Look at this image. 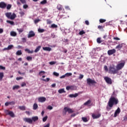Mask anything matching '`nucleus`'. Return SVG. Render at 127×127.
I'll use <instances>...</instances> for the list:
<instances>
[{
	"instance_id": "nucleus-1",
	"label": "nucleus",
	"mask_w": 127,
	"mask_h": 127,
	"mask_svg": "<svg viewBox=\"0 0 127 127\" xmlns=\"http://www.w3.org/2000/svg\"><path fill=\"white\" fill-rule=\"evenodd\" d=\"M119 104V99L118 98L114 97H111L108 101V105L109 107L110 108H109L108 107H106L107 110L108 111H111V108H113L114 107V105H117Z\"/></svg>"
},
{
	"instance_id": "nucleus-2",
	"label": "nucleus",
	"mask_w": 127,
	"mask_h": 127,
	"mask_svg": "<svg viewBox=\"0 0 127 127\" xmlns=\"http://www.w3.org/2000/svg\"><path fill=\"white\" fill-rule=\"evenodd\" d=\"M5 15L9 19H11V20H13V19L16 17V14L14 13H12L11 12H6L5 13Z\"/></svg>"
},
{
	"instance_id": "nucleus-3",
	"label": "nucleus",
	"mask_w": 127,
	"mask_h": 127,
	"mask_svg": "<svg viewBox=\"0 0 127 127\" xmlns=\"http://www.w3.org/2000/svg\"><path fill=\"white\" fill-rule=\"evenodd\" d=\"M109 73L115 75V74H118L119 73V70H118L117 68L116 69L115 67L111 66L109 68Z\"/></svg>"
},
{
	"instance_id": "nucleus-4",
	"label": "nucleus",
	"mask_w": 127,
	"mask_h": 127,
	"mask_svg": "<svg viewBox=\"0 0 127 127\" xmlns=\"http://www.w3.org/2000/svg\"><path fill=\"white\" fill-rule=\"evenodd\" d=\"M125 64H126V62H125L123 63H120L116 65V69H117L118 71H120V70H122L123 68L125 67Z\"/></svg>"
},
{
	"instance_id": "nucleus-5",
	"label": "nucleus",
	"mask_w": 127,
	"mask_h": 127,
	"mask_svg": "<svg viewBox=\"0 0 127 127\" xmlns=\"http://www.w3.org/2000/svg\"><path fill=\"white\" fill-rule=\"evenodd\" d=\"M64 111L65 112H64V115H66V113H67V112L68 114H72V113H74V111H73L72 109L67 107L64 108Z\"/></svg>"
},
{
	"instance_id": "nucleus-6",
	"label": "nucleus",
	"mask_w": 127,
	"mask_h": 127,
	"mask_svg": "<svg viewBox=\"0 0 127 127\" xmlns=\"http://www.w3.org/2000/svg\"><path fill=\"white\" fill-rule=\"evenodd\" d=\"M86 82L88 85H91V84L92 85H94V84H97V82H96V80H95V79H92L90 78H88L86 79Z\"/></svg>"
},
{
	"instance_id": "nucleus-7",
	"label": "nucleus",
	"mask_w": 127,
	"mask_h": 127,
	"mask_svg": "<svg viewBox=\"0 0 127 127\" xmlns=\"http://www.w3.org/2000/svg\"><path fill=\"white\" fill-rule=\"evenodd\" d=\"M104 80H105V82H106V83L107 84H108L109 85H112V84H113V82L112 81L111 78L106 76V77H104Z\"/></svg>"
},
{
	"instance_id": "nucleus-8",
	"label": "nucleus",
	"mask_w": 127,
	"mask_h": 127,
	"mask_svg": "<svg viewBox=\"0 0 127 127\" xmlns=\"http://www.w3.org/2000/svg\"><path fill=\"white\" fill-rule=\"evenodd\" d=\"M66 89L67 91H69V90L74 91L75 90H76V89H77V87L75 85L67 86L66 87Z\"/></svg>"
},
{
	"instance_id": "nucleus-9",
	"label": "nucleus",
	"mask_w": 127,
	"mask_h": 127,
	"mask_svg": "<svg viewBox=\"0 0 127 127\" xmlns=\"http://www.w3.org/2000/svg\"><path fill=\"white\" fill-rule=\"evenodd\" d=\"M116 49H113L112 50H109L108 51V55H113V54H115L116 53Z\"/></svg>"
},
{
	"instance_id": "nucleus-10",
	"label": "nucleus",
	"mask_w": 127,
	"mask_h": 127,
	"mask_svg": "<svg viewBox=\"0 0 127 127\" xmlns=\"http://www.w3.org/2000/svg\"><path fill=\"white\" fill-rule=\"evenodd\" d=\"M125 45H126V44L124 43L120 44L116 46V49H119V50H121V49H122V48H123Z\"/></svg>"
},
{
	"instance_id": "nucleus-11",
	"label": "nucleus",
	"mask_w": 127,
	"mask_h": 127,
	"mask_svg": "<svg viewBox=\"0 0 127 127\" xmlns=\"http://www.w3.org/2000/svg\"><path fill=\"white\" fill-rule=\"evenodd\" d=\"M23 121L26 123H28L29 124H32V119H31L25 118H23Z\"/></svg>"
},
{
	"instance_id": "nucleus-12",
	"label": "nucleus",
	"mask_w": 127,
	"mask_h": 127,
	"mask_svg": "<svg viewBox=\"0 0 127 127\" xmlns=\"http://www.w3.org/2000/svg\"><path fill=\"white\" fill-rule=\"evenodd\" d=\"M120 113H121V109L120 108V107H118L114 113V117L117 118L118 115H119Z\"/></svg>"
},
{
	"instance_id": "nucleus-13",
	"label": "nucleus",
	"mask_w": 127,
	"mask_h": 127,
	"mask_svg": "<svg viewBox=\"0 0 127 127\" xmlns=\"http://www.w3.org/2000/svg\"><path fill=\"white\" fill-rule=\"evenodd\" d=\"M82 92H78V93H75L74 94H70L69 95V97L70 98H76V97H78L80 94H82Z\"/></svg>"
},
{
	"instance_id": "nucleus-14",
	"label": "nucleus",
	"mask_w": 127,
	"mask_h": 127,
	"mask_svg": "<svg viewBox=\"0 0 127 127\" xmlns=\"http://www.w3.org/2000/svg\"><path fill=\"white\" fill-rule=\"evenodd\" d=\"M0 8H5V7H6V3H5L4 2H0Z\"/></svg>"
},
{
	"instance_id": "nucleus-15",
	"label": "nucleus",
	"mask_w": 127,
	"mask_h": 127,
	"mask_svg": "<svg viewBox=\"0 0 127 127\" xmlns=\"http://www.w3.org/2000/svg\"><path fill=\"white\" fill-rule=\"evenodd\" d=\"M45 101H46V98L44 97H41L38 98V101L40 103H44Z\"/></svg>"
},
{
	"instance_id": "nucleus-16",
	"label": "nucleus",
	"mask_w": 127,
	"mask_h": 127,
	"mask_svg": "<svg viewBox=\"0 0 127 127\" xmlns=\"http://www.w3.org/2000/svg\"><path fill=\"white\" fill-rule=\"evenodd\" d=\"M92 117L93 119H99L101 117V114H98V115L92 114Z\"/></svg>"
},
{
	"instance_id": "nucleus-17",
	"label": "nucleus",
	"mask_w": 127,
	"mask_h": 127,
	"mask_svg": "<svg viewBox=\"0 0 127 127\" xmlns=\"http://www.w3.org/2000/svg\"><path fill=\"white\" fill-rule=\"evenodd\" d=\"M43 50L45 51H51V48L49 47H45L43 48Z\"/></svg>"
},
{
	"instance_id": "nucleus-18",
	"label": "nucleus",
	"mask_w": 127,
	"mask_h": 127,
	"mask_svg": "<svg viewBox=\"0 0 127 127\" xmlns=\"http://www.w3.org/2000/svg\"><path fill=\"white\" fill-rule=\"evenodd\" d=\"M57 9H58V10H60V11H61V10H62V9H63V7L62 6V5L61 4H58L57 7Z\"/></svg>"
},
{
	"instance_id": "nucleus-19",
	"label": "nucleus",
	"mask_w": 127,
	"mask_h": 127,
	"mask_svg": "<svg viewBox=\"0 0 127 127\" xmlns=\"http://www.w3.org/2000/svg\"><path fill=\"white\" fill-rule=\"evenodd\" d=\"M18 109L19 110H20V111H25V110H26V108L24 106H19Z\"/></svg>"
},
{
	"instance_id": "nucleus-20",
	"label": "nucleus",
	"mask_w": 127,
	"mask_h": 127,
	"mask_svg": "<svg viewBox=\"0 0 127 127\" xmlns=\"http://www.w3.org/2000/svg\"><path fill=\"white\" fill-rule=\"evenodd\" d=\"M8 115L10 116L11 118H14V117H15V116L14 115V113H13V112L12 111H9Z\"/></svg>"
},
{
	"instance_id": "nucleus-21",
	"label": "nucleus",
	"mask_w": 127,
	"mask_h": 127,
	"mask_svg": "<svg viewBox=\"0 0 127 127\" xmlns=\"http://www.w3.org/2000/svg\"><path fill=\"white\" fill-rule=\"evenodd\" d=\"M33 110H37L38 109V105L36 103H34L33 106Z\"/></svg>"
},
{
	"instance_id": "nucleus-22",
	"label": "nucleus",
	"mask_w": 127,
	"mask_h": 127,
	"mask_svg": "<svg viewBox=\"0 0 127 127\" xmlns=\"http://www.w3.org/2000/svg\"><path fill=\"white\" fill-rule=\"evenodd\" d=\"M10 35H11V36H13V37L16 36V35H17L16 32H15L14 31H11Z\"/></svg>"
},
{
	"instance_id": "nucleus-23",
	"label": "nucleus",
	"mask_w": 127,
	"mask_h": 127,
	"mask_svg": "<svg viewBox=\"0 0 127 127\" xmlns=\"http://www.w3.org/2000/svg\"><path fill=\"white\" fill-rule=\"evenodd\" d=\"M91 103H92V101H91V100H89L87 102H86L84 104V106H88V105H90V104H91Z\"/></svg>"
},
{
	"instance_id": "nucleus-24",
	"label": "nucleus",
	"mask_w": 127,
	"mask_h": 127,
	"mask_svg": "<svg viewBox=\"0 0 127 127\" xmlns=\"http://www.w3.org/2000/svg\"><path fill=\"white\" fill-rule=\"evenodd\" d=\"M58 92L59 93V94H62L63 93H66V91H65V90H64V89L63 88L59 90Z\"/></svg>"
},
{
	"instance_id": "nucleus-25",
	"label": "nucleus",
	"mask_w": 127,
	"mask_h": 127,
	"mask_svg": "<svg viewBox=\"0 0 127 127\" xmlns=\"http://www.w3.org/2000/svg\"><path fill=\"white\" fill-rule=\"evenodd\" d=\"M40 48H41V47L40 46H38L35 50L34 52H35V53H37V52H38V51L40 50Z\"/></svg>"
},
{
	"instance_id": "nucleus-26",
	"label": "nucleus",
	"mask_w": 127,
	"mask_h": 127,
	"mask_svg": "<svg viewBox=\"0 0 127 127\" xmlns=\"http://www.w3.org/2000/svg\"><path fill=\"white\" fill-rule=\"evenodd\" d=\"M22 54V52H21V50H18L16 53V55H18V56H19Z\"/></svg>"
},
{
	"instance_id": "nucleus-27",
	"label": "nucleus",
	"mask_w": 127,
	"mask_h": 127,
	"mask_svg": "<svg viewBox=\"0 0 127 127\" xmlns=\"http://www.w3.org/2000/svg\"><path fill=\"white\" fill-rule=\"evenodd\" d=\"M6 22L7 23H9V24H10L11 25H14V22L12 21H10V20H7Z\"/></svg>"
},
{
	"instance_id": "nucleus-28",
	"label": "nucleus",
	"mask_w": 127,
	"mask_h": 127,
	"mask_svg": "<svg viewBox=\"0 0 127 127\" xmlns=\"http://www.w3.org/2000/svg\"><path fill=\"white\" fill-rule=\"evenodd\" d=\"M58 26L55 24H52L51 26V28H57Z\"/></svg>"
},
{
	"instance_id": "nucleus-29",
	"label": "nucleus",
	"mask_w": 127,
	"mask_h": 127,
	"mask_svg": "<svg viewBox=\"0 0 127 127\" xmlns=\"http://www.w3.org/2000/svg\"><path fill=\"white\" fill-rule=\"evenodd\" d=\"M32 121H33V122H36V121H38V117L35 116L32 117Z\"/></svg>"
},
{
	"instance_id": "nucleus-30",
	"label": "nucleus",
	"mask_w": 127,
	"mask_h": 127,
	"mask_svg": "<svg viewBox=\"0 0 127 127\" xmlns=\"http://www.w3.org/2000/svg\"><path fill=\"white\" fill-rule=\"evenodd\" d=\"M20 87L19 85H15L14 86H13L12 89L13 90H18V89H19Z\"/></svg>"
},
{
	"instance_id": "nucleus-31",
	"label": "nucleus",
	"mask_w": 127,
	"mask_h": 127,
	"mask_svg": "<svg viewBox=\"0 0 127 127\" xmlns=\"http://www.w3.org/2000/svg\"><path fill=\"white\" fill-rule=\"evenodd\" d=\"M38 32H39L40 33H42L45 31V30H44V29L39 28L38 29Z\"/></svg>"
},
{
	"instance_id": "nucleus-32",
	"label": "nucleus",
	"mask_w": 127,
	"mask_h": 127,
	"mask_svg": "<svg viewBox=\"0 0 127 127\" xmlns=\"http://www.w3.org/2000/svg\"><path fill=\"white\" fill-rule=\"evenodd\" d=\"M3 72H0V81H1L2 80V78H3Z\"/></svg>"
},
{
	"instance_id": "nucleus-33",
	"label": "nucleus",
	"mask_w": 127,
	"mask_h": 127,
	"mask_svg": "<svg viewBox=\"0 0 127 127\" xmlns=\"http://www.w3.org/2000/svg\"><path fill=\"white\" fill-rule=\"evenodd\" d=\"M97 43L100 44V43H102V42H103V41L101 40V38H98L97 39Z\"/></svg>"
},
{
	"instance_id": "nucleus-34",
	"label": "nucleus",
	"mask_w": 127,
	"mask_h": 127,
	"mask_svg": "<svg viewBox=\"0 0 127 127\" xmlns=\"http://www.w3.org/2000/svg\"><path fill=\"white\" fill-rule=\"evenodd\" d=\"M25 52H27V53H29V54H30V53H32V51H30L28 49H25Z\"/></svg>"
},
{
	"instance_id": "nucleus-35",
	"label": "nucleus",
	"mask_w": 127,
	"mask_h": 127,
	"mask_svg": "<svg viewBox=\"0 0 127 127\" xmlns=\"http://www.w3.org/2000/svg\"><path fill=\"white\" fill-rule=\"evenodd\" d=\"M81 119L84 123H87V122H88V119H87V118L86 117H82Z\"/></svg>"
},
{
	"instance_id": "nucleus-36",
	"label": "nucleus",
	"mask_w": 127,
	"mask_h": 127,
	"mask_svg": "<svg viewBox=\"0 0 127 127\" xmlns=\"http://www.w3.org/2000/svg\"><path fill=\"white\" fill-rule=\"evenodd\" d=\"M99 21H100V23H104V22H106V21H107V20L105 19H100L99 20Z\"/></svg>"
},
{
	"instance_id": "nucleus-37",
	"label": "nucleus",
	"mask_w": 127,
	"mask_h": 127,
	"mask_svg": "<svg viewBox=\"0 0 127 127\" xmlns=\"http://www.w3.org/2000/svg\"><path fill=\"white\" fill-rule=\"evenodd\" d=\"M44 74H45V71L42 70L40 71L39 73V75L40 76H42V75H44Z\"/></svg>"
},
{
	"instance_id": "nucleus-38",
	"label": "nucleus",
	"mask_w": 127,
	"mask_h": 127,
	"mask_svg": "<svg viewBox=\"0 0 127 127\" xmlns=\"http://www.w3.org/2000/svg\"><path fill=\"white\" fill-rule=\"evenodd\" d=\"M42 11L43 12H47L48 11V9L47 8H42Z\"/></svg>"
},
{
	"instance_id": "nucleus-39",
	"label": "nucleus",
	"mask_w": 127,
	"mask_h": 127,
	"mask_svg": "<svg viewBox=\"0 0 127 127\" xmlns=\"http://www.w3.org/2000/svg\"><path fill=\"white\" fill-rule=\"evenodd\" d=\"M8 50H10L11 49H12L13 48V45H10L8 46Z\"/></svg>"
},
{
	"instance_id": "nucleus-40",
	"label": "nucleus",
	"mask_w": 127,
	"mask_h": 127,
	"mask_svg": "<svg viewBox=\"0 0 127 127\" xmlns=\"http://www.w3.org/2000/svg\"><path fill=\"white\" fill-rule=\"evenodd\" d=\"M40 3L41 4H45V3H47V0H43L41 1Z\"/></svg>"
},
{
	"instance_id": "nucleus-41",
	"label": "nucleus",
	"mask_w": 127,
	"mask_h": 127,
	"mask_svg": "<svg viewBox=\"0 0 127 127\" xmlns=\"http://www.w3.org/2000/svg\"><path fill=\"white\" fill-rule=\"evenodd\" d=\"M26 60L27 61H31L32 60V57L28 56L26 58Z\"/></svg>"
},
{
	"instance_id": "nucleus-42",
	"label": "nucleus",
	"mask_w": 127,
	"mask_h": 127,
	"mask_svg": "<svg viewBox=\"0 0 127 127\" xmlns=\"http://www.w3.org/2000/svg\"><path fill=\"white\" fill-rule=\"evenodd\" d=\"M47 119H48V117L47 116H45L43 118V122H45L47 121Z\"/></svg>"
},
{
	"instance_id": "nucleus-43",
	"label": "nucleus",
	"mask_w": 127,
	"mask_h": 127,
	"mask_svg": "<svg viewBox=\"0 0 127 127\" xmlns=\"http://www.w3.org/2000/svg\"><path fill=\"white\" fill-rule=\"evenodd\" d=\"M70 76H72V73H65V77H70Z\"/></svg>"
},
{
	"instance_id": "nucleus-44",
	"label": "nucleus",
	"mask_w": 127,
	"mask_h": 127,
	"mask_svg": "<svg viewBox=\"0 0 127 127\" xmlns=\"http://www.w3.org/2000/svg\"><path fill=\"white\" fill-rule=\"evenodd\" d=\"M28 38H30V37H32V31H30L29 34L28 35Z\"/></svg>"
},
{
	"instance_id": "nucleus-45",
	"label": "nucleus",
	"mask_w": 127,
	"mask_h": 127,
	"mask_svg": "<svg viewBox=\"0 0 127 127\" xmlns=\"http://www.w3.org/2000/svg\"><path fill=\"white\" fill-rule=\"evenodd\" d=\"M9 112H10V111H9V110H5L4 111V112L5 113V114L6 115H8V114H9Z\"/></svg>"
},
{
	"instance_id": "nucleus-46",
	"label": "nucleus",
	"mask_w": 127,
	"mask_h": 127,
	"mask_svg": "<svg viewBox=\"0 0 127 127\" xmlns=\"http://www.w3.org/2000/svg\"><path fill=\"white\" fill-rule=\"evenodd\" d=\"M51 23H52V21H51L50 19H47V24H51Z\"/></svg>"
},
{
	"instance_id": "nucleus-47",
	"label": "nucleus",
	"mask_w": 127,
	"mask_h": 127,
	"mask_svg": "<svg viewBox=\"0 0 127 127\" xmlns=\"http://www.w3.org/2000/svg\"><path fill=\"white\" fill-rule=\"evenodd\" d=\"M17 30L19 32V33H21L22 32H23V28H21V29H17Z\"/></svg>"
},
{
	"instance_id": "nucleus-48",
	"label": "nucleus",
	"mask_w": 127,
	"mask_h": 127,
	"mask_svg": "<svg viewBox=\"0 0 127 127\" xmlns=\"http://www.w3.org/2000/svg\"><path fill=\"white\" fill-rule=\"evenodd\" d=\"M42 80L44 81V82H49V81H50V78H47L46 79H43Z\"/></svg>"
},
{
	"instance_id": "nucleus-49",
	"label": "nucleus",
	"mask_w": 127,
	"mask_h": 127,
	"mask_svg": "<svg viewBox=\"0 0 127 127\" xmlns=\"http://www.w3.org/2000/svg\"><path fill=\"white\" fill-rule=\"evenodd\" d=\"M109 34L108 35H107V34H105L104 36H103V38L104 39H108V38H109Z\"/></svg>"
},
{
	"instance_id": "nucleus-50",
	"label": "nucleus",
	"mask_w": 127,
	"mask_h": 127,
	"mask_svg": "<svg viewBox=\"0 0 127 127\" xmlns=\"http://www.w3.org/2000/svg\"><path fill=\"white\" fill-rule=\"evenodd\" d=\"M85 32L84 31H81L79 32V35H83V34H85Z\"/></svg>"
},
{
	"instance_id": "nucleus-51",
	"label": "nucleus",
	"mask_w": 127,
	"mask_h": 127,
	"mask_svg": "<svg viewBox=\"0 0 127 127\" xmlns=\"http://www.w3.org/2000/svg\"><path fill=\"white\" fill-rule=\"evenodd\" d=\"M18 74H19L20 75H25V72H20V71H18Z\"/></svg>"
},
{
	"instance_id": "nucleus-52",
	"label": "nucleus",
	"mask_w": 127,
	"mask_h": 127,
	"mask_svg": "<svg viewBox=\"0 0 127 127\" xmlns=\"http://www.w3.org/2000/svg\"><path fill=\"white\" fill-rule=\"evenodd\" d=\"M7 9H10L11 8V4H8L6 7Z\"/></svg>"
},
{
	"instance_id": "nucleus-53",
	"label": "nucleus",
	"mask_w": 127,
	"mask_h": 127,
	"mask_svg": "<svg viewBox=\"0 0 127 127\" xmlns=\"http://www.w3.org/2000/svg\"><path fill=\"white\" fill-rule=\"evenodd\" d=\"M83 78H84V75L79 74V79H80V80L83 79Z\"/></svg>"
},
{
	"instance_id": "nucleus-54",
	"label": "nucleus",
	"mask_w": 127,
	"mask_h": 127,
	"mask_svg": "<svg viewBox=\"0 0 127 127\" xmlns=\"http://www.w3.org/2000/svg\"><path fill=\"white\" fill-rule=\"evenodd\" d=\"M49 64H50V65H54V64H56V62H50V63H49Z\"/></svg>"
},
{
	"instance_id": "nucleus-55",
	"label": "nucleus",
	"mask_w": 127,
	"mask_h": 127,
	"mask_svg": "<svg viewBox=\"0 0 127 127\" xmlns=\"http://www.w3.org/2000/svg\"><path fill=\"white\" fill-rule=\"evenodd\" d=\"M19 14H20L21 16H23V15H24V12L22 11H20Z\"/></svg>"
},
{
	"instance_id": "nucleus-56",
	"label": "nucleus",
	"mask_w": 127,
	"mask_h": 127,
	"mask_svg": "<svg viewBox=\"0 0 127 127\" xmlns=\"http://www.w3.org/2000/svg\"><path fill=\"white\" fill-rule=\"evenodd\" d=\"M15 102H14V101H11V102H9V105H15Z\"/></svg>"
},
{
	"instance_id": "nucleus-57",
	"label": "nucleus",
	"mask_w": 127,
	"mask_h": 127,
	"mask_svg": "<svg viewBox=\"0 0 127 127\" xmlns=\"http://www.w3.org/2000/svg\"><path fill=\"white\" fill-rule=\"evenodd\" d=\"M54 76H56V77H58L59 76V73L56 72H54Z\"/></svg>"
},
{
	"instance_id": "nucleus-58",
	"label": "nucleus",
	"mask_w": 127,
	"mask_h": 127,
	"mask_svg": "<svg viewBox=\"0 0 127 127\" xmlns=\"http://www.w3.org/2000/svg\"><path fill=\"white\" fill-rule=\"evenodd\" d=\"M0 70H5V67L0 65Z\"/></svg>"
},
{
	"instance_id": "nucleus-59",
	"label": "nucleus",
	"mask_w": 127,
	"mask_h": 127,
	"mask_svg": "<svg viewBox=\"0 0 127 127\" xmlns=\"http://www.w3.org/2000/svg\"><path fill=\"white\" fill-rule=\"evenodd\" d=\"M22 79H23V77H16V80L18 81V80H21Z\"/></svg>"
},
{
	"instance_id": "nucleus-60",
	"label": "nucleus",
	"mask_w": 127,
	"mask_h": 127,
	"mask_svg": "<svg viewBox=\"0 0 127 127\" xmlns=\"http://www.w3.org/2000/svg\"><path fill=\"white\" fill-rule=\"evenodd\" d=\"M20 1H21V3L23 4L26 3V0H20Z\"/></svg>"
},
{
	"instance_id": "nucleus-61",
	"label": "nucleus",
	"mask_w": 127,
	"mask_h": 127,
	"mask_svg": "<svg viewBox=\"0 0 127 127\" xmlns=\"http://www.w3.org/2000/svg\"><path fill=\"white\" fill-rule=\"evenodd\" d=\"M104 26L99 25L98 26V29H103V28H104Z\"/></svg>"
},
{
	"instance_id": "nucleus-62",
	"label": "nucleus",
	"mask_w": 127,
	"mask_h": 127,
	"mask_svg": "<svg viewBox=\"0 0 127 127\" xmlns=\"http://www.w3.org/2000/svg\"><path fill=\"white\" fill-rule=\"evenodd\" d=\"M21 87H24L25 86H26V83H25V82H22L21 84Z\"/></svg>"
},
{
	"instance_id": "nucleus-63",
	"label": "nucleus",
	"mask_w": 127,
	"mask_h": 127,
	"mask_svg": "<svg viewBox=\"0 0 127 127\" xmlns=\"http://www.w3.org/2000/svg\"><path fill=\"white\" fill-rule=\"evenodd\" d=\"M47 109L48 110H52L53 109V107L51 106H48Z\"/></svg>"
},
{
	"instance_id": "nucleus-64",
	"label": "nucleus",
	"mask_w": 127,
	"mask_h": 127,
	"mask_svg": "<svg viewBox=\"0 0 127 127\" xmlns=\"http://www.w3.org/2000/svg\"><path fill=\"white\" fill-rule=\"evenodd\" d=\"M22 42H24V43L26 42V38H22Z\"/></svg>"
}]
</instances>
